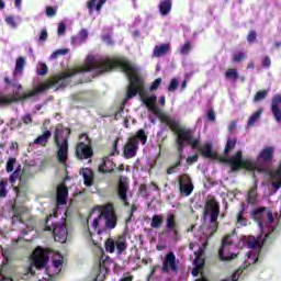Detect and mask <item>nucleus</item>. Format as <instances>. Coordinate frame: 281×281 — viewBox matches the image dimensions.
<instances>
[{"label":"nucleus","instance_id":"0eeeda50","mask_svg":"<svg viewBox=\"0 0 281 281\" xmlns=\"http://www.w3.org/2000/svg\"><path fill=\"white\" fill-rule=\"evenodd\" d=\"M172 234V240L179 243L181 240V234L179 233V223H177V215L175 213H168L165 218V232L162 234Z\"/></svg>","mask_w":281,"mask_h":281},{"label":"nucleus","instance_id":"bf43d9fd","mask_svg":"<svg viewBox=\"0 0 281 281\" xmlns=\"http://www.w3.org/2000/svg\"><path fill=\"white\" fill-rule=\"evenodd\" d=\"M196 161H199V155L187 157V164H189V166H192V164H196Z\"/></svg>","mask_w":281,"mask_h":281},{"label":"nucleus","instance_id":"69168bd1","mask_svg":"<svg viewBox=\"0 0 281 281\" xmlns=\"http://www.w3.org/2000/svg\"><path fill=\"white\" fill-rule=\"evenodd\" d=\"M261 65H262V67H266V68L271 67V58H270L269 56H266V57L262 59Z\"/></svg>","mask_w":281,"mask_h":281},{"label":"nucleus","instance_id":"c03bdc74","mask_svg":"<svg viewBox=\"0 0 281 281\" xmlns=\"http://www.w3.org/2000/svg\"><path fill=\"white\" fill-rule=\"evenodd\" d=\"M192 50V44L190 42H186L183 46L180 48V54L182 56H188L190 52Z\"/></svg>","mask_w":281,"mask_h":281},{"label":"nucleus","instance_id":"2f4dec72","mask_svg":"<svg viewBox=\"0 0 281 281\" xmlns=\"http://www.w3.org/2000/svg\"><path fill=\"white\" fill-rule=\"evenodd\" d=\"M164 225V215L155 214L151 217L150 227L153 229H159Z\"/></svg>","mask_w":281,"mask_h":281},{"label":"nucleus","instance_id":"6e6552de","mask_svg":"<svg viewBox=\"0 0 281 281\" xmlns=\"http://www.w3.org/2000/svg\"><path fill=\"white\" fill-rule=\"evenodd\" d=\"M33 267L37 269H45L49 262V252L41 246H37L32 254Z\"/></svg>","mask_w":281,"mask_h":281},{"label":"nucleus","instance_id":"864d4df0","mask_svg":"<svg viewBox=\"0 0 281 281\" xmlns=\"http://www.w3.org/2000/svg\"><path fill=\"white\" fill-rule=\"evenodd\" d=\"M68 52H69L68 49H57L50 55V58H58L59 56H66Z\"/></svg>","mask_w":281,"mask_h":281},{"label":"nucleus","instance_id":"72a5a7b5","mask_svg":"<svg viewBox=\"0 0 281 281\" xmlns=\"http://www.w3.org/2000/svg\"><path fill=\"white\" fill-rule=\"evenodd\" d=\"M209 232V238H212L218 232V218L212 222V218H210V225L207 227Z\"/></svg>","mask_w":281,"mask_h":281},{"label":"nucleus","instance_id":"ea45409f","mask_svg":"<svg viewBox=\"0 0 281 281\" xmlns=\"http://www.w3.org/2000/svg\"><path fill=\"white\" fill-rule=\"evenodd\" d=\"M267 95H269V91L260 90V91L256 92V94L254 97V102H262V100H265L267 98Z\"/></svg>","mask_w":281,"mask_h":281},{"label":"nucleus","instance_id":"052dcab7","mask_svg":"<svg viewBox=\"0 0 281 281\" xmlns=\"http://www.w3.org/2000/svg\"><path fill=\"white\" fill-rule=\"evenodd\" d=\"M103 43H106V45H113V38L110 34L102 35Z\"/></svg>","mask_w":281,"mask_h":281},{"label":"nucleus","instance_id":"f8f14e48","mask_svg":"<svg viewBox=\"0 0 281 281\" xmlns=\"http://www.w3.org/2000/svg\"><path fill=\"white\" fill-rule=\"evenodd\" d=\"M143 102L145 104V106H147L148 111H151V113H155V115L158 117V120L162 123L166 124V121H164V119H168V120H175L172 119V116L167 115L166 113H164V111L159 110V108H157V105H155V102H157V97L153 95L150 98H144Z\"/></svg>","mask_w":281,"mask_h":281},{"label":"nucleus","instance_id":"2eb2a0df","mask_svg":"<svg viewBox=\"0 0 281 281\" xmlns=\"http://www.w3.org/2000/svg\"><path fill=\"white\" fill-rule=\"evenodd\" d=\"M204 214H210L212 222L216 221V218H218V214H221V205L218 204V201L214 198L207 200L204 204Z\"/></svg>","mask_w":281,"mask_h":281},{"label":"nucleus","instance_id":"c85d7f7f","mask_svg":"<svg viewBox=\"0 0 281 281\" xmlns=\"http://www.w3.org/2000/svg\"><path fill=\"white\" fill-rule=\"evenodd\" d=\"M49 137H52V132L46 130L42 135L34 139L33 144L37 146H47V142H49Z\"/></svg>","mask_w":281,"mask_h":281},{"label":"nucleus","instance_id":"9d476101","mask_svg":"<svg viewBox=\"0 0 281 281\" xmlns=\"http://www.w3.org/2000/svg\"><path fill=\"white\" fill-rule=\"evenodd\" d=\"M105 221V229H115L117 227V214H115V207L112 203H108L103 206L101 212Z\"/></svg>","mask_w":281,"mask_h":281},{"label":"nucleus","instance_id":"49530a36","mask_svg":"<svg viewBox=\"0 0 281 281\" xmlns=\"http://www.w3.org/2000/svg\"><path fill=\"white\" fill-rule=\"evenodd\" d=\"M256 199H257L256 188H252L248 192L247 203H256Z\"/></svg>","mask_w":281,"mask_h":281},{"label":"nucleus","instance_id":"a211bd4d","mask_svg":"<svg viewBox=\"0 0 281 281\" xmlns=\"http://www.w3.org/2000/svg\"><path fill=\"white\" fill-rule=\"evenodd\" d=\"M193 150H199L205 159H218V154L214 151L212 144H205L201 147V143L198 140V147L193 148Z\"/></svg>","mask_w":281,"mask_h":281},{"label":"nucleus","instance_id":"a878e982","mask_svg":"<svg viewBox=\"0 0 281 281\" xmlns=\"http://www.w3.org/2000/svg\"><path fill=\"white\" fill-rule=\"evenodd\" d=\"M170 52V44L166 43L159 46H155L153 50L154 58H161V56H166Z\"/></svg>","mask_w":281,"mask_h":281},{"label":"nucleus","instance_id":"3c124183","mask_svg":"<svg viewBox=\"0 0 281 281\" xmlns=\"http://www.w3.org/2000/svg\"><path fill=\"white\" fill-rule=\"evenodd\" d=\"M161 78H157L156 80L153 81L149 91H157V89H159V87H161Z\"/></svg>","mask_w":281,"mask_h":281},{"label":"nucleus","instance_id":"f3484780","mask_svg":"<svg viewBox=\"0 0 281 281\" xmlns=\"http://www.w3.org/2000/svg\"><path fill=\"white\" fill-rule=\"evenodd\" d=\"M137 150H139V145L128 138L123 147V157L125 159H133V157H137Z\"/></svg>","mask_w":281,"mask_h":281},{"label":"nucleus","instance_id":"5fc2aeb1","mask_svg":"<svg viewBox=\"0 0 281 281\" xmlns=\"http://www.w3.org/2000/svg\"><path fill=\"white\" fill-rule=\"evenodd\" d=\"M181 166L180 161H176L171 167L167 168V175H175L177 172V168Z\"/></svg>","mask_w":281,"mask_h":281},{"label":"nucleus","instance_id":"8fccbe9b","mask_svg":"<svg viewBox=\"0 0 281 281\" xmlns=\"http://www.w3.org/2000/svg\"><path fill=\"white\" fill-rule=\"evenodd\" d=\"M66 32H67V24H65V22H60L57 29L58 36H65Z\"/></svg>","mask_w":281,"mask_h":281},{"label":"nucleus","instance_id":"20e7f679","mask_svg":"<svg viewBox=\"0 0 281 281\" xmlns=\"http://www.w3.org/2000/svg\"><path fill=\"white\" fill-rule=\"evenodd\" d=\"M50 218L52 214L46 216L44 221V232H53L54 240L56 243H67V236H69L67 224H55L52 226L49 225Z\"/></svg>","mask_w":281,"mask_h":281},{"label":"nucleus","instance_id":"4d7b16f0","mask_svg":"<svg viewBox=\"0 0 281 281\" xmlns=\"http://www.w3.org/2000/svg\"><path fill=\"white\" fill-rule=\"evenodd\" d=\"M7 25H10V27H16V21L14 20V16L9 15L5 18Z\"/></svg>","mask_w":281,"mask_h":281},{"label":"nucleus","instance_id":"7ed1b4c3","mask_svg":"<svg viewBox=\"0 0 281 281\" xmlns=\"http://www.w3.org/2000/svg\"><path fill=\"white\" fill-rule=\"evenodd\" d=\"M71 135L70 128L56 127L54 133V143L57 146V160L61 166H67L69 159V136Z\"/></svg>","mask_w":281,"mask_h":281},{"label":"nucleus","instance_id":"c756f323","mask_svg":"<svg viewBox=\"0 0 281 281\" xmlns=\"http://www.w3.org/2000/svg\"><path fill=\"white\" fill-rule=\"evenodd\" d=\"M115 247H116L117 254H124V251H126L128 247V245L126 244V237L119 236L115 241Z\"/></svg>","mask_w":281,"mask_h":281},{"label":"nucleus","instance_id":"774afa93","mask_svg":"<svg viewBox=\"0 0 281 281\" xmlns=\"http://www.w3.org/2000/svg\"><path fill=\"white\" fill-rule=\"evenodd\" d=\"M234 131H236V121H232L228 125L229 135H232V133H234Z\"/></svg>","mask_w":281,"mask_h":281},{"label":"nucleus","instance_id":"b1692460","mask_svg":"<svg viewBox=\"0 0 281 281\" xmlns=\"http://www.w3.org/2000/svg\"><path fill=\"white\" fill-rule=\"evenodd\" d=\"M128 139H131L134 144H142V146H146L148 142V134H146V131L144 128L138 130L135 135L131 136Z\"/></svg>","mask_w":281,"mask_h":281},{"label":"nucleus","instance_id":"473e14b6","mask_svg":"<svg viewBox=\"0 0 281 281\" xmlns=\"http://www.w3.org/2000/svg\"><path fill=\"white\" fill-rule=\"evenodd\" d=\"M23 69H25V58L19 57L15 63L13 76H16V74H23Z\"/></svg>","mask_w":281,"mask_h":281},{"label":"nucleus","instance_id":"dca6fc26","mask_svg":"<svg viewBox=\"0 0 281 281\" xmlns=\"http://www.w3.org/2000/svg\"><path fill=\"white\" fill-rule=\"evenodd\" d=\"M98 172H100V175H113V172H115V162H113L109 156L103 157L98 167Z\"/></svg>","mask_w":281,"mask_h":281},{"label":"nucleus","instance_id":"4be33fe9","mask_svg":"<svg viewBox=\"0 0 281 281\" xmlns=\"http://www.w3.org/2000/svg\"><path fill=\"white\" fill-rule=\"evenodd\" d=\"M31 179H34L32 167H24L20 176V188H27V183H30Z\"/></svg>","mask_w":281,"mask_h":281},{"label":"nucleus","instance_id":"58836bf2","mask_svg":"<svg viewBox=\"0 0 281 281\" xmlns=\"http://www.w3.org/2000/svg\"><path fill=\"white\" fill-rule=\"evenodd\" d=\"M237 224L247 227V218H245V206L241 205L240 211L237 214Z\"/></svg>","mask_w":281,"mask_h":281},{"label":"nucleus","instance_id":"a18cd8bd","mask_svg":"<svg viewBox=\"0 0 281 281\" xmlns=\"http://www.w3.org/2000/svg\"><path fill=\"white\" fill-rule=\"evenodd\" d=\"M178 87H179V80L177 78H172L170 80V83H169L168 88H167V91L172 93V91H177Z\"/></svg>","mask_w":281,"mask_h":281},{"label":"nucleus","instance_id":"f257e3e1","mask_svg":"<svg viewBox=\"0 0 281 281\" xmlns=\"http://www.w3.org/2000/svg\"><path fill=\"white\" fill-rule=\"evenodd\" d=\"M93 69H95V58L89 55L83 66L54 75L53 77L47 79L46 82L40 83L32 90L22 93L18 99L12 95L0 94V106H8V104H12V102H24V100L36 98V95L45 93V91H48V89H52V87H56L57 85L58 86L56 87L55 91H58L59 89H65V87H69V85H71L69 78H74V76H78V74H87V71H93Z\"/></svg>","mask_w":281,"mask_h":281},{"label":"nucleus","instance_id":"aec40b11","mask_svg":"<svg viewBox=\"0 0 281 281\" xmlns=\"http://www.w3.org/2000/svg\"><path fill=\"white\" fill-rule=\"evenodd\" d=\"M281 94H276L272 98V102H271V111H272V115L276 120V122L280 123L281 122Z\"/></svg>","mask_w":281,"mask_h":281},{"label":"nucleus","instance_id":"6ab92c4d","mask_svg":"<svg viewBox=\"0 0 281 281\" xmlns=\"http://www.w3.org/2000/svg\"><path fill=\"white\" fill-rule=\"evenodd\" d=\"M276 153V147L267 146L258 155V161L262 164H271L273 161V155Z\"/></svg>","mask_w":281,"mask_h":281},{"label":"nucleus","instance_id":"603ef678","mask_svg":"<svg viewBox=\"0 0 281 281\" xmlns=\"http://www.w3.org/2000/svg\"><path fill=\"white\" fill-rule=\"evenodd\" d=\"M100 221H102V215L94 218L92 222V227L98 231V234H102V231L100 229Z\"/></svg>","mask_w":281,"mask_h":281},{"label":"nucleus","instance_id":"f704fd0d","mask_svg":"<svg viewBox=\"0 0 281 281\" xmlns=\"http://www.w3.org/2000/svg\"><path fill=\"white\" fill-rule=\"evenodd\" d=\"M237 142H238V138H228L224 149V155H229V153H232V150L236 148Z\"/></svg>","mask_w":281,"mask_h":281},{"label":"nucleus","instance_id":"338daca9","mask_svg":"<svg viewBox=\"0 0 281 281\" xmlns=\"http://www.w3.org/2000/svg\"><path fill=\"white\" fill-rule=\"evenodd\" d=\"M22 121H23L24 124H32V114H25L22 117Z\"/></svg>","mask_w":281,"mask_h":281},{"label":"nucleus","instance_id":"ddd939ff","mask_svg":"<svg viewBox=\"0 0 281 281\" xmlns=\"http://www.w3.org/2000/svg\"><path fill=\"white\" fill-rule=\"evenodd\" d=\"M179 191L181 196H190L194 192V184L192 183V178L188 173H183L178 179Z\"/></svg>","mask_w":281,"mask_h":281},{"label":"nucleus","instance_id":"4c0bfd02","mask_svg":"<svg viewBox=\"0 0 281 281\" xmlns=\"http://www.w3.org/2000/svg\"><path fill=\"white\" fill-rule=\"evenodd\" d=\"M8 196V180L0 178V199Z\"/></svg>","mask_w":281,"mask_h":281},{"label":"nucleus","instance_id":"4468645a","mask_svg":"<svg viewBox=\"0 0 281 281\" xmlns=\"http://www.w3.org/2000/svg\"><path fill=\"white\" fill-rule=\"evenodd\" d=\"M131 186L128 184V180L120 176L119 178V187H117V195L119 199L123 202L125 207H128L131 203H128V190Z\"/></svg>","mask_w":281,"mask_h":281},{"label":"nucleus","instance_id":"f03ea898","mask_svg":"<svg viewBox=\"0 0 281 281\" xmlns=\"http://www.w3.org/2000/svg\"><path fill=\"white\" fill-rule=\"evenodd\" d=\"M162 122H165V124L169 126L172 133H176V135H178L176 139V144L178 146V154L183 153V148H186V143L183 142H187V144H189L191 148H199V139L192 136V130L181 127V123L175 119L170 120L168 117H165L162 119Z\"/></svg>","mask_w":281,"mask_h":281},{"label":"nucleus","instance_id":"a19ab883","mask_svg":"<svg viewBox=\"0 0 281 281\" xmlns=\"http://www.w3.org/2000/svg\"><path fill=\"white\" fill-rule=\"evenodd\" d=\"M105 251L108 254H115V241L113 239L109 238L105 240Z\"/></svg>","mask_w":281,"mask_h":281},{"label":"nucleus","instance_id":"423d86ee","mask_svg":"<svg viewBox=\"0 0 281 281\" xmlns=\"http://www.w3.org/2000/svg\"><path fill=\"white\" fill-rule=\"evenodd\" d=\"M234 234H236V231L232 234L225 235L222 239V245L218 249V258L222 261L235 260V258H238V254L229 252V248L234 247Z\"/></svg>","mask_w":281,"mask_h":281},{"label":"nucleus","instance_id":"de8ad7c7","mask_svg":"<svg viewBox=\"0 0 281 281\" xmlns=\"http://www.w3.org/2000/svg\"><path fill=\"white\" fill-rule=\"evenodd\" d=\"M48 71L49 68L47 67V64H40V67L37 68V76H47Z\"/></svg>","mask_w":281,"mask_h":281},{"label":"nucleus","instance_id":"09e8293b","mask_svg":"<svg viewBox=\"0 0 281 281\" xmlns=\"http://www.w3.org/2000/svg\"><path fill=\"white\" fill-rule=\"evenodd\" d=\"M271 186L274 189V192H278L281 188V176L272 179Z\"/></svg>","mask_w":281,"mask_h":281},{"label":"nucleus","instance_id":"37998d69","mask_svg":"<svg viewBox=\"0 0 281 281\" xmlns=\"http://www.w3.org/2000/svg\"><path fill=\"white\" fill-rule=\"evenodd\" d=\"M14 166H16V158L10 157L7 161L5 171L14 172Z\"/></svg>","mask_w":281,"mask_h":281},{"label":"nucleus","instance_id":"680f3d73","mask_svg":"<svg viewBox=\"0 0 281 281\" xmlns=\"http://www.w3.org/2000/svg\"><path fill=\"white\" fill-rule=\"evenodd\" d=\"M47 36H49V34L47 33V30L43 29V30L41 31L38 41L45 42V41H47Z\"/></svg>","mask_w":281,"mask_h":281},{"label":"nucleus","instance_id":"1a4fd4ad","mask_svg":"<svg viewBox=\"0 0 281 281\" xmlns=\"http://www.w3.org/2000/svg\"><path fill=\"white\" fill-rule=\"evenodd\" d=\"M251 217L258 223L260 227L265 225L266 220H268L270 225H273V223L276 222V218L273 217V212L265 206L255 209L251 213Z\"/></svg>","mask_w":281,"mask_h":281},{"label":"nucleus","instance_id":"5701e85b","mask_svg":"<svg viewBox=\"0 0 281 281\" xmlns=\"http://www.w3.org/2000/svg\"><path fill=\"white\" fill-rule=\"evenodd\" d=\"M69 196V188L65 183H60L57 187V204L65 205L67 198Z\"/></svg>","mask_w":281,"mask_h":281},{"label":"nucleus","instance_id":"13d9d810","mask_svg":"<svg viewBox=\"0 0 281 281\" xmlns=\"http://www.w3.org/2000/svg\"><path fill=\"white\" fill-rule=\"evenodd\" d=\"M207 120L209 122H216V112H214V109L207 111Z\"/></svg>","mask_w":281,"mask_h":281},{"label":"nucleus","instance_id":"cd10ccee","mask_svg":"<svg viewBox=\"0 0 281 281\" xmlns=\"http://www.w3.org/2000/svg\"><path fill=\"white\" fill-rule=\"evenodd\" d=\"M159 12L161 16H168L172 11V0H162L159 3Z\"/></svg>","mask_w":281,"mask_h":281},{"label":"nucleus","instance_id":"6e6d98bb","mask_svg":"<svg viewBox=\"0 0 281 281\" xmlns=\"http://www.w3.org/2000/svg\"><path fill=\"white\" fill-rule=\"evenodd\" d=\"M257 37H258V34L256 33V31L251 30L247 35V41L248 43H256Z\"/></svg>","mask_w":281,"mask_h":281},{"label":"nucleus","instance_id":"7c9ffc66","mask_svg":"<svg viewBox=\"0 0 281 281\" xmlns=\"http://www.w3.org/2000/svg\"><path fill=\"white\" fill-rule=\"evenodd\" d=\"M21 172H22V167L21 165H19L14 171L11 172L10 177H9V181L11 183L12 187L15 186L16 183V179H19V181L21 182Z\"/></svg>","mask_w":281,"mask_h":281},{"label":"nucleus","instance_id":"0e129e2a","mask_svg":"<svg viewBox=\"0 0 281 281\" xmlns=\"http://www.w3.org/2000/svg\"><path fill=\"white\" fill-rule=\"evenodd\" d=\"M55 14H56V8H54V7H47V8H46V15H47V16L52 18V16H54Z\"/></svg>","mask_w":281,"mask_h":281},{"label":"nucleus","instance_id":"393cba45","mask_svg":"<svg viewBox=\"0 0 281 281\" xmlns=\"http://www.w3.org/2000/svg\"><path fill=\"white\" fill-rule=\"evenodd\" d=\"M104 3H106V0H89L87 2L89 14H93L94 10L100 14V12L102 11V5H104Z\"/></svg>","mask_w":281,"mask_h":281},{"label":"nucleus","instance_id":"9b49d317","mask_svg":"<svg viewBox=\"0 0 281 281\" xmlns=\"http://www.w3.org/2000/svg\"><path fill=\"white\" fill-rule=\"evenodd\" d=\"M162 273H179V260L173 251H169L165 255L161 267Z\"/></svg>","mask_w":281,"mask_h":281},{"label":"nucleus","instance_id":"79ce46f5","mask_svg":"<svg viewBox=\"0 0 281 281\" xmlns=\"http://www.w3.org/2000/svg\"><path fill=\"white\" fill-rule=\"evenodd\" d=\"M247 60V54L245 52H239L233 55V63H243Z\"/></svg>","mask_w":281,"mask_h":281},{"label":"nucleus","instance_id":"39448f33","mask_svg":"<svg viewBox=\"0 0 281 281\" xmlns=\"http://www.w3.org/2000/svg\"><path fill=\"white\" fill-rule=\"evenodd\" d=\"M79 139H86V142H79L76 145V158L80 159V161L85 159H91V157H93V146H91V138H89V135L83 133L79 136Z\"/></svg>","mask_w":281,"mask_h":281},{"label":"nucleus","instance_id":"bb28decb","mask_svg":"<svg viewBox=\"0 0 281 281\" xmlns=\"http://www.w3.org/2000/svg\"><path fill=\"white\" fill-rule=\"evenodd\" d=\"M205 250L203 248H199L195 252V258L193 260L194 267H200L203 269L205 267Z\"/></svg>","mask_w":281,"mask_h":281},{"label":"nucleus","instance_id":"e433bc0d","mask_svg":"<svg viewBox=\"0 0 281 281\" xmlns=\"http://www.w3.org/2000/svg\"><path fill=\"white\" fill-rule=\"evenodd\" d=\"M263 110L259 109L257 112L252 113V115L248 119L247 126H254L258 120H260V115H262Z\"/></svg>","mask_w":281,"mask_h":281},{"label":"nucleus","instance_id":"c9c22d12","mask_svg":"<svg viewBox=\"0 0 281 281\" xmlns=\"http://www.w3.org/2000/svg\"><path fill=\"white\" fill-rule=\"evenodd\" d=\"M225 79L233 80V82H236V80H238V70L235 68L227 69L225 71Z\"/></svg>","mask_w":281,"mask_h":281},{"label":"nucleus","instance_id":"412c9836","mask_svg":"<svg viewBox=\"0 0 281 281\" xmlns=\"http://www.w3.org/2000/svg\"><path fill=\"white\" fill-rule=\"evenodd\" d=\"M86 188H91L95 181V173L91 168H82L80 171Z\"/></svg>","mask_w":281,"mask_h":281},{"label":"nucleus","instance_id":"e2e57ef3","mask_svg":"<svg viewBox=\"0 0 281 281\" xmlns=\"http://www.w3.org/2000/svg\"><path fill=\"white\" fill-rule=\"evenodd\" d=\"M248 246L250 249H258V247H260V241H258V239H254L248 243Z\"/></svg>","mask_w":281,"mask_h":281}]
</instances>
